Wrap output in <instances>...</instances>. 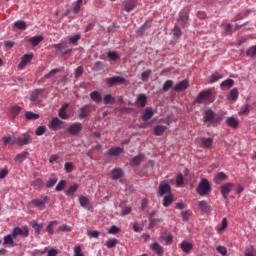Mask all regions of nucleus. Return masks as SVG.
<instances>
[{"mask_svg": "<svg viewBox=\"0 0 256 256\" xmlns=\"http://www.w3.org/2000/svg\"><path fill=\"white\" fill-rule=\"evenodd\" d=\"M203 121L204 123H212L213 127H217L223 121V117L217 116L213 110L207 109L204 111Z\"/></svg>", "mask_w": 256, "mask_h": 256, "instance_id": "obj_1", "label": "nucleus"}, {"mask_svg": "<svg viewBox=\"0 0 256 256\" xmlns=\"http://www.w3.org/2000/svg\"><path fill=\"white\" fill-rule=\"evenodd\" d=\"M211 183L207 178H202L196 188V193L200 195V197H205L211 193Z\"/></svg>", "mask_w": 256, "mask_h": 256, "instance_id": "obj_2", "label": "nucleus"}, {"mask_svg": "<svg viewBox=\"0 0 256 256\" xmlns=\"http://www.w3.org/2000/svg\"><path fill=\"white\" fill-rule=\"evenodd\" d=\"M106 83H108V85L110 87H113V85H129V81H127V79H125L124 77L121 76H114V77H110L106 79Z\"/></svg>", "mask_w": 256, "mask_h": 256, "instance_id": "obj_3", "label": "nucleus"}, {"mask_svg": "<svg viewBox=\"0 0 256 256\" xmlns=\"http://www.w3.org/2000/svg\"><path fill=\"white\" fill-rule=\"evenodd\" d=\"M29 235V228L27 226L15 227L12 231L13 239H17V237H27Z\"/></svg>", "mask_w": 256, "mask_h": 256, "instance_id": "obj_4", "label": "nucleus"}, {"mask_svg": "<svg viewBox=\"0 0 256 256\" xmlns=\"http://www.w3.org/2000/svg\"><path fill=\"white\" fill-rule=\"evenodd\" d=\"M213 91L211 89L201 91L195 99V103H203V101H211Z\"/></svg>", "mask_w": 256, "mask_h": 256, "instance_id": "obj_5", "label": "nucleus"}, {"mask_svg": "<svg viewBox=\"0 0 256 256\" xmlns=\"http://www.w3.org/2000/svg\"><path fill=\"white\" fill-rule=\"evenodd\" d=\"M81 131H83V124H81L80 122H75L67 128V132L70 135H77L81 133Z\"/></svg>", "mask_w": 256, "mask_h": 256, "instance_id": "obj_6", "label": "nucleus"}, {"mask_svg": "<svg viewBox=\"0 0 256 256\" xmlns=\"http://www.w3.org/2000/svg\"><path fill=\"white\" fill-rule=\"evenodd\" d=\"M52 47L57 49L61 55H69L70 53H73V49L67 48V43L54 44Z\"/></svg>", "mask_w": 256, "mask_h": 256, "instance_id": "obj_7", "label": "nucleus"}, {"mask_svg": "<svg viewBox=\"0 0 256 256\" xmlns=\"http://www.w3.org/2000/svg\"><path fill=\"white\" fill-rule=\"evenodd\" d=\"M47 201H49V197L48 196H44L43 198L39 199H33L31 201L32 205H35V207H37L40 211H43V209H45V203H47Z\"/></svg>", "mask_w": 256, "mask_h": 256, "instance_id": "obj_8", "label": "nucleus"}, {"mask_svg": "<svg viewBox=\"0 0 256 256\" xmlns=\"http://www.w3.org/2000/svg\"><path fill=\"white\" fill-rule=\"evenodd\" d=\"M233 187H235V184L233 183H226L221 186L220 190H221L222 197H224V199H227L229 197V193L233 191Z\"/></svg>", "mask_w": 256, "mask_h": 256, "instance_id": "obj_9", "label": "nucleus"}, {"mask_svg": "<svg viewBox=\"0 0 256 256\" xmlns=\"http://www.w3.org/2000/svg\"><path fill=\"white\" fill-rule=\"evenodd\" d=\"M29 143H31V135L28 133L16 138V145H19L20 147H23V145H29Z\"/></svg>", "mask_w": 256, "mask_h": 256, "instance_id": "obj_10", "label": "nucleus"}, {"mask_svg": "<svg viewBox=\"0 0 256 256\" xmlns=\"http://www.w3.org/2000/svg\"><path fill=\"white\" fill-rule=\"evenodd\" d=\"M166 193H168V195L171 194V185L162 182L158 188V195L159 197H163V195H166Z\"/></svg>", "mask_w": 256, "mask_h": 256, "instance_id": "obj_11", "label": "nucleus"}, {"mask_svg": "<svg viewBox=\"0 0 256 256\" xmlns=\"http://www.w3.org/2000/svg\"><path fill=\"white\" fill-rule=\"evenodd\" d=\"M31 61H33V53L25 54V55L22 57V60H21V62L19 63L18 68H19V69H25V67H27V64H28V63H31Z\"/></svg>", "mask_w": 256, "mask_h": 256, "instance_id": "obj_12", "label": "nucleus"}, {"mask_svg": "<svg viewBox=\"0 0 256 256\" xmlns=\"http://www.w3.org/2000/svg\"><path fill=\"white\" fill-rule=\"evenodd\" d=\"M180 249L183 251V253H191V251H193V243L183 240L180 244H179Z\"/></svg>", "mask_w": 256, "mask_h": 256, "instance_id": "obj_13", "label": "nucleus"}, {"mask_svg": "<svg viewBox=\"0 0 256 256\" xmlns=\"http://www.w3.org/2000/svg\"><path fill=\"white\" fill-rule=\"evenodd\" d=\"M173 89L176 92L179 91H185L186 89H189V81L187 79L180 81L178 84L173 86Z\"/></svg>", "mask_w": 256, "mask_h": 256, "instance_id": "obj_14", "label": "nucleus"}, {"mask_svg": "<svg viewBox=\"0 0 256 256\" xmlns=\"http://www.w3.org/2000/svg\"><path fill=\"white\" fill-rule=\"evenodd\" d=\"M153 115H155V112H153V108L148 107L143 111L141 119L142 121L147 122L153 118Z\"/></svg>", "mask_w": 256, "mask_h": 256, "instance_id": "obj_15", "label": "nucleus"}, {"mask_svg": "<svg viewBox=\"0 0 256 256\" xmlns=\"http://www.w3.org/2000/svg\"><path fill=\"white\" fill-rule=\"evenodd\" d=\"M79 203L81 207H84V209H88V211H91V209H93V207L91 206V201L86 196H80Z\"/></svg>", "mask_w": 256, "mask_h": 256, "instance_id": "obj_16", "label": "nucleus"}, {"mask_svg": "<svg viewBox=\"0 0 256 256\" xmlns=\"http://www.w3.org/2000/svg\"><path fill=\"white\" fill-rule=\"evenodd\" d=\"M150 249L154 251V253H156L158 256H163V253H165L163 246H161V244H159L158 242L152 243Z\"/></svg>", "mask_w": 256, "mask_h": 256, "instance_id": "obj_17", "label": "nucleus"}, {"mask_svg": "<svg viewBox=\"0 0 256 256\" xmlns=\"http://www.w3.org/2000/svg\"><path fill=\"white\" fill-rule=\"evenodd\" d=\"M63 125V121H61L59 118L54 117L52 118L50 124L48 125L49 129H52V131H57L59 129V126Z\"/></svg>", "mask_w": 256, "mask_h": 256, "instance_id": "obj_18", "label": "nucleus"}, {"mask_svg": "<svg viewBox=\"0 0 256 256\" xmlns=\"http://www.w3.org/2000/svg\"><path fill=\"white\" fill-rule=\"evenodd\" d=\"M135 7H137V2H135V0H127L124 3V11H126V13H131V11H133V9H135Z\"/></svg>", "mask_w": 256, "mask_h": 256, "instance_id": "obj_19", "label": "nucleus"}, {"mask_svg": "<svg viewBox=\"0 0 256 256\" xmlns=\"http://www.w3.org/2000/svg\"><path fill=\"white\" fill-rule=\"evenodd\" d=\"M226 125H228V127H231L232 129H237L239 127V119L233 116L228 117L226 120Z\"/></svg>", "mask_w": 256, "mask_h": 256, "instance_id": "obj_20", "label": "nucleus"}, {"mask_svg": "<svg viewBox=\"0 0 256 256\" xmlns=\"http://www.w3.org/2000/svg\"><path fill=\"white\" fill-rule=\"evenodd\" d=\"M123 151L124 149L121 147H112L107 151V155H111L112 157H119Z\"/></svg>", "mask_w": 256, "mask_h": 256, "instance_id": "obj_21", "label": "nucleus"}, {"mask_svg": "<svg viewBox=\"0 0 256 256\" xmlns=\"http://www.w3.org/2000/svg\"><path fill=\"white\" fill-rule=\"evenodd\" d=\"M200 141L201 147H203L204 149H211V147H213V138L202 137Z\"/></svg>", "mask_w": 256, "mask_h": 256, "instance_id": "obj_22", "label": "nucleus"}, {"mask_svg": "<svg viewBox=\"0 0 256 256\" xmlns=\"http://www.w3.org/2000/svg\"><path fill=\"white\" fill-rule=\"evenodd\" d=\"M178 21H181L182 27H187V21H189V13L185 11L180 12Z\"/></svg>", "mask_w": 256, "mask_h": 256, "instance_id": "obj_23", "label": "nucleus"}, {"mask_svg": "<svg viewBox=\"0 0 256 256\" xmlns=\"http://www.w3.org/2000/svg\"><path fill=\"white\" fill-rule=\"evenodd\" d=\"M165 131H167V126L157 125L153 128V133L154 135H156V137H161V135H163Z\"/></svg>", "mask_w": 256, "mask_h": 256, "instance_id": "obj_24", "label": "nucleus"}, {"mask_svg": "<svg viewBox=\"0 0 256 256\" xmlns=\"http://www.w3.org/2000/svg\"><path fill=\"white\" fill-rule=\"evenodd\" d=\"M89 106H84L78 110V117L80 120L85 119V117H89Z\"/></svg>", "mask_w": 256, "mask_h": 256, "instance_id": "obj_25", "label": "nucleus"}, {"mask_svg": "<svg viewBox=\"0 0 256 256\" xmlns=\"http://www.w3.org/2000/svg\"><path fill=\"white\" fill-rule=\"evenodd\" d=\"M136 104H138L139 107H145V105H147V95L138 94Z\"/></svg>", "mask_w": 256, "mask_h": 256, "instance_id": "obj_26", "label": "nucleus"}, {"mask_svg": "<svg viewBox=\"0 0 256 256\" xmlns=\"http://www.w3.org/2000/svg\"><path fill=\"white\" fill-rule=\"evenodd\" d=\"M43 93V89H36L30 96L32 103H39V96Z\"/></svg>", "mask_w": 256, "mask_h": 256, "instance_id": "obj_27", "label": "nucleus"}, {"mask_svg": "<svg viewBox=\"0 0 256 256\" xmlns=\"http://www.w3.org/2000/svg\"><path fill=\"white\" fill-rule=\"evenodd\" d=\"M59 225L58 221H51L49 222V224L46 227V231L47 233H49V235H54L55 234V227H57Z\"/></svg>", "mask_w": 256, "mask_h": 256, "instance_id": "obj_28", "label": "nucleus"}, {"mask_svg": "<svg viewBox=\"0 0 256 256\" xmlns=\"http://www.w3.org/2000/svg\"><path fill=\"white\" fill-rule=\"evenodd\" d=\"M27 157H29V152L24 151L20 154H17L14 158V161L16 163H23V161H25V159H27Z\"/></svg>", "mask_w": 256, "mask_h": 256, "instance_id": "obj_29", "label": "nucleus"}, {"mask_svg": "<svg viewBox=\"0 0 256 256\" xmlns=\"http://www.w3.org/2000/svg\"><path fill=\"white\" fill-rule=\"evenodd\" d=\"M198 207L202 210L203 213H209L211 211V206L207 203V201L202 200L198 203Z\"/></svg>", "mask_w": 256, "mask_h": 256, "instance_id": "obj_30", "label": "nucleus"}, {"mask_svg": "<svg viewBox=\"0 0 256 256\" xmlns=\"http://www.w3.org/2000/svg\"><path fill=\"white\" fill-rule=\"evenodd\" d=\"M237 99H239V90L237 88H233L229 92L228 101H237Z\"/></svg>", "mask_w": 256, "mask_h": 256, "instance_id": "obj_31", "label": "nucleus"}, {"mask_svg": "<svg viewBox=\"0 0 256 256\" xmlns=\"http://www.w3.org/2000/svg\"><path fill=\"white\" fill-rule=\"evenodd\" d=\"M223 181H227V174H225L224 172H219L214 178V183H216V185H219Z\"/></svg>", "mask_w": 256, "mask_h": 256, "instance_id": "obj_32", "label": "nucleus"}, {"mask_svg": "<svg viewBox=\"0 0 256 256\" xmlns=\"http://www.w3.org/2000/svg\"><path fill=\"white\" fill-rule=\"evenodd\" d=\"M90 99H92L94 103H101V101H103V98L101 97V92L99 91H93L90 94Z\"/></svg>", "mask_w": 256, "mask_h": 256, "instance_id": "obj_33", "label": "nucleus"}, {"mask_svg": "<svg viewBox=\"0 0 256 256\" xmlns=\"http://www.w3.org/2000/svg\"><path fill=\"white\" fill-rule=\"evenodd\" d=\"M69 107V104H64L59 110V118L60 119H69V115H67V109Z\"/></svg>", "mask_w": 256, "mask_h": 256, "instance_id": "obj_34", "label": "nucleus"}, {"mask_svg": "<svg viewBox=\"0 0 256 256\" xmlns=\"http://www.w3.org/2000/svg\"><path fill=\"white\" fill-rule=\"evenodd\" d=\"M45 38L43 36H34L30 38L28 41L31 43L32 47H37L41 41H43Z\"/></svg>", "mask_w": 256, "mask_h": 256, "instance_id": "obj_35", "label": "nucleus"}, {"mask_svg": "<svg viewBox=\"0 0 256 256\" xmlns=\"http://www.w3.org/2000/svg\"><path fill=\"white\" fill-rule=\"evenodd\" d=\"M229 226V222L227 221V218H223L221 225L216 226V231L218 233H221L222 231H225V229Z\"/></svg>", "mask_w": 256, "mask_h": 256, "instance_id": "obj_36", "label": "nucleus"}, {"mask_svg": "<svg viewBox=\"0 0 256 256\" xmlns=\"http://www.w3.org/2000/svg\"><path fill=\"white\" fill-rule=\"evenodd\" d=\"M22 109L23 108H21V106H13V107H11V109H10V116L13 119H15L19 115V113H21Z\"/></svg>", "mask_w": 256, "mask_h": 256, "instance_id": "obj_37", "label": "nucleus"}, {"mask_svg": "<svg viewBox=\"0 0 256 256\" xmlns=\"http://www.w3.org/2000/svg\"><path fill=\"white\" fill-rule=\"evenodd\" d=\"M123 177V170L121 168H115L112 170V179L117 180Z\"/></svg>", "mask_w": 256, "mask_h": 256, "instance_id": "obj_38", "label": "nucleus"}, {"mask_svg": "<svg viewBox=\"0 0 256 256\" xmlns=\"http://www.w3.org/2000/svg\"><path fill=\"white\" fill-rule=\"evenodd\" d=\"M13 25L16 29H19L20 31H25V29H27V23H25V21L23 20H18L14 22Z\"/></svg>", "mask_w": 256, "mask_h": 256, "instance_id": "obj_39", "label": "nucleus"}, {"mask_svg": "<svg viewBox=\"0 0 256 256\" xmlns=\"http://www.w3.org/2000/svg\"><path fill=\"white\" fill-rule=\"evenodd\" d=\"M104 105H115V97H113L111 94H107L103 98Z\"/></svg>", "mask_w": 256, "mask_h": 256, "instance_id": "obj_40", "label": "nucleus"}, {"mask_svg": "<svg viewBox=\"0 0 256 256\" xmlns=\"http://www.w3.org/2000/svg\"><path fill=\"white\" fill-rule=\"evenodd\" d=\"M25 117L28 121H37V119H39V114L28 111L25 113Z\"/></svg>", "mask_w": 256, "mask_h": 256, "instance_id": "obj_41", "label": "nucleus"}, {"mask_svg": "<svg viewBox=\"0 0 256 256\" xmlns=\"http://www.w3.org/2000/svg\"><path fill=\"white\" fill-rule=\"evenodd\" d=\"M77 189H79V184H74V185L70 186L66 191V195L68 197H73L75 195V192L77 191Z\"/></svg>", "mask_w": 256, "mask_h": 256, "instance_id": "obj_42", "label": "nucleus"}, {"mask_svg": "<svg viewBox=\"0 0 256 256\" xmlns=\"http://www.w3.org/2000/svg\"><path fill=\"white\" fill-rule=\"evenodd\" d=\"M4 145H15L16 138H12L11 135L3 136L2 138Z\"/></svg>", "mask_w": 256, "mask_h": 256, "instance_id": "obj_43", "label": "nucleus"}, {"mask_svg": "<svg viewBox=\"0 0 256 256\" xmlns=\"http://www.w3.org/2000/svg\"><path fill=\"white\" fill-rule=\"evenodd\" d=\"M31 226L34 229L36 235H41V229H43V224H39L36 221H32Z\"/></svg>", "mask_w": 256, "mask_h": 256, "instance_id": "obj_44", "label": "nucleus"}, {"mask_svg": "<svg viewBox=\"0 0 256 256\" xmlns=\"http://www.w3.org/2000/svg\"><path fill=\"white\" fill-rule=\"evenodd\" d=\"M145 159V155L139 154L138 156L134 157L132 159V165H135L136 167L141 165V162Z\"/></svg>", "mask_w": 256, "mask_h": 256, "instance_id": "obj_45", "label": "nucleus"}, {"mask_svg": "<svg viewBox=\"0 0 256 256\" xmlns=\"http://www.w3.org/2000/svg\"><path fill=\"white\" fill-rule=\"evenodd\" d=\"M81 5H83V0H77L72 7V11L75 15L81 11Z\"/></svg>", "mask_w": 256, "mask_h": 256, "instance_id": "obj_46", "label": "nucleus"}, {"mask_svg": "<svg viewBox=\"0 0 256 256\" xmlns=\"http://www.w3.org/2000/svg\"><path fill=\"white\" fill-rule=\"evenodd\" d=\"M219 79H223V74L215 72L210 76V83H217Z\"/></svg>", "mask_w": 256, "mask_h": 256, "instance_id": "obj_47", "label": "nucleus"}, {"mask_svg": "<svg viewBox=\"0 0 256 256\" xmlns=\"http://www.w3.org/2000/svg\"><path fill=\"white\" fill-rule=\"evenodd\" d=\"M117 243H119V240L117 238H112L106 241V247L107 249H113V247L117 246Z\"/></svg>", "mask_w": 256, "mask_h": 256, "instance_id": "obj_48", "label": "nucleus"}, {"mask_svg": "<svg viewBox=\"0 0 256 256\" xmlns=\"http://www.w3.org/2000/svg\"><path fill=\"white\" fill-rule=\"evenodd\" d=\"M171 203H173V194H168L163 199V206L169 207V205H171Z\"/></svg>", "mask_w": 256, "mask_h": 256, "instance_id": "obj_49", "label": "nucleus"}, {"mask_svg": "<svg viewBox=\"0 0 256 256\" xmlns=\"http://www.w3.org/2000/svg\"><path fill=\"white\" fill-rule=\"evenodd\" d=\"M173 35H174V39H181L183 32L181 31V28H179V26H177V25L174 26Z\"/></svg>", "mask_w": 256, "mask_h": 256, "instance_id": "obj_50", "label": "nucleus"}, {"mask_svg": "<svg viewBox=\"0 0 256 256\" xmlns=\"http://www.w3.org/2000/svg\"><path fill=\"white\" fill-rule=\"evenodd\" d=\"M58 179L56 177L49 178L46 182L47 189H51V187H55L57 185Z\"/></svg>", "mask_w": 256, "mask_h": 256, "instance_id": "obj_51", "label": "nucleus"}, {"mask_svg": "<svg viewBox=\"0 0 256 256\" xmlns=\"http://www.w3.org/2000/svg\"><path fill=\"white\" fill-rule=\"evenodd\" d=\"M160 241H165L166 245H171V243H173V235L168 234L167 236H161Z\"/></svg>", "mask_w": 256, "mask_h": 256, "instance_id": "obj_52", "label": "nucleus"}, {"mask_svg": "<svg viewBox=\"0 0 256 256\" xmlns=\"http://www.w3.org/2000/svg\"><path fill=\"white\" fill-rule=\"evenodd\" d=\"M235 84V81L233 79H226L224 80L221 84L220 87H233V85Z\"/></svg>", "mask_w": 256, "mask_h": 256, "instance_id": "obj_53", "label": "nucleus"}, {"mask_svg": "<svg viewBox=\"0 0 256 256\" xmlns=\"http://www.w3.org/2000/svg\"><path fill=\"white\" fill-rule=\"evenodd\" d=\"M171 87H173V80H167L162 87V91H164V93H167V91H169Z\"/></svg>", "mask_w": 256, "mask_h": 256, "instance_id": "obj_54", "label": "nucleus"}, {"mask_svg": "<svg viewBox=\"0 0 256 256\" xmlns=\"http://www.w3.org/2000/svg\"><path fill=\"white\" fill-rule=\"evenodd\" d=\"M80 39H81V34H76L74 36L69 37V41L71 45H77Z\"/></svg>", "mask_w": 256, "mask_h": 256, "instance_id": "obj_55", "label": "nucleus"}, {"mask_svg": "<svg viewBox=\"0 0 256 256\" xmlns=\"http://www.w3.org/2000/svg\"><path fill=\"white\" fill-rule=\"evenodd\" d=\"M72 231L71 227L67 226V224H63L57 230L58 233H70Z\"/></svg>", "mask_w": 256, "mask_h": 256, "instance_id": "obj_56", "label": "nucleus"}, {"mask_svg": "<svg viewBox=\"0 0 256 256\" xmlns=\"http://www.w3.org/2000/svg\"><path fill=\"white\" fill-rule=\"evenodd\" d=\"M183 183H185V179L183 178V174H178L176 177V187H183Z\"/></svg>", "mask_w": 256, "mask_h": 256, "instance_id": "obj_57", "label": "nucleus"}, {"mask_svg": "<svg viewBox=\"0 0 256 256\" xmlns=\"http://www.w3.org/2000/svg\"><path fill=\"white\" fill-rule=\"evenodd\" d=\"M15 241L13 240V234H8L4 237V245H13Z\"/></svg>", "mask_w": 256, "mask_h": 256, "instance_id": "obj_58", "label": "nucleus"}, {"mask_svg": "<svg viewBox=\"0 0 256 256\" xmlns=\"http://www.w3.org/2000/svg\"><path fill=\"white\" fill-rule=\"evenodd\" d=\"M65 187H67V181L61 180V181L57 184V186H56V188H55V191H63V189H65Z\"/></svg>", "mask_w": 256, "mask_h": 256, "instance_id": "obj_59", "label": "nucleus"}, {"mask_svg": "<svg viewBox=\"0 0 256 256\" xmlns=\"http://www.w3.org/2000/svg\"><path fill=\"white\" fill-rule=\"evenodd\" d=\"M249 113V105L245 104L241 107L240 111L238 112V115H247Z\"/></svg>", "mask_w": 256, "mask_h": 256, "instance_id": "obj_60", "label": "nucleus"}, {"mask_svg": "<svg viewBox=\"0 0 256 256\" xmlns=\"http://www.w3.org/2000/svg\"><path fill=\"white\" fill-rule=\"evenodd\" d=\"M74 256H85V254H83V250L81 249V246L74 247Z\"/></svg>", "mask_w": 256, "mask_h": 256, "instance_id": "obj_61", "label": "nucleus"}, {"mask_svg": "<svg viewBox=\"0 0 256 256\" xmlns=\"http://www.w3.org/2000/svg\"><path fill=\"white\" fill-rule=\"evenodd\" d=\"M247 57H255L256 55V46L251 47L246 52Z\"/></svg>", "mask_w": 256, "mask_h": 256, "instance_id": "obj_62", "label": "nucleus"}, {"mask_svg": "<svg viewBox=\"0 0 256 256\" xmlns=\"http://www.w3.org/2000/svg\"><path fill=\"white\" fill-rule=\"evenodd\" d=\"M216 251H218L220 255H223V256L227 255V248L225 246H217Z\"/></svg>", "mask_w": 256, "mask_h": 256, "instance_id": "obj_63", "label": "nucleus"}, {"mask_svg": "<svg viewBox=\"0 0 256 256\" xmlns=\"http://www.w3.org/2000/svg\"><path fill=\"white\" fill-rule=\"evenodd\" d=\"M183 221H189V217H191V211H183L181 212Z\"/></svg>", "mask_w": 256, "mask_h": 256, "instance_id": "obj_64", "label": "nucleus"}]
</instances>
